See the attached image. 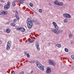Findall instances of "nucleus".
I'll list each match as a JSON object with an SVG mask.
<instances>
[{
    "label": "nucleus",
    "instance_id": "42",
    "mask_svg": "<svg viewBox=\"0 0 74 74\" xmlns=\"http://www.w3.org/2000/svg\"><path fill=\"white\" fill-rule=\"evenodd\" d=\"M1 44V41H0V45Z\"/></svg>",
    "mask_w": 74,
    "mask_h": 74
},
{
    "label": "nucleus",
    "instance_id": "11",
    "mask_svg": "<svg viewBox=\"0 0 74 74\" xmlns=\"http://www.w3.org/2000/svg\"><path fill=\"white\" fill-rule=\"evenodd\" d=\"M40 67H39V69H40L41 70H42V71L44 70V66H43V65H42Z\"/></svg>",
    "mask_w": 74,
    "mask_h": 74
},
{
    "label": "nucleus",
    "instance_id": "25",
    "mask_svg": "<svg viewBox=\"0 0 74 74\" xmlns=\"http://www.w3.org/2000/svg\"><path fill=\"white\" fill-rule=\"evenodd\" d=\"M26 54L27 58H30V55H29V53H27Z\"/></svg>",
    "mask_w": 74,
    "mask_h": 74
},
{
    "label": "nucleus",
    "instance_id": "10",
    "mask_svg": "<svg viewBox=\"0 0 74 74\" xmlns=\"http://www.w3.org/2000/svg\"><path fill=\"white\" fill-rule=\"evenodd\" d=\"M10 6H8V5H5L4 6V10H8V9H9V8H10Z\"/></svg>",
    "mask_w": 74,
    "mask_h": 74
},
{
    "label": "nucleus",
    "instance_id": "17",
    "mask_svg": "<svg viewBox=\"0 0 74 74\" xmlns=\"http://www.w3.org/2000/svg\"><path fill=\"white\" fill-rule=\"evenodd\" d=\"M54 27L57 30H58V26L57 25V24H56V25H55L54 26Z\"/></svg>",
    "mask_w": 74,
    "mask_h": 74
},
{
    "label": "nucleus",
    "instance_id": "5",
    "mask_svg": "<svg viewBox=\"0 0 74 74\" xmlns=\"http://www.w3.org/2000/svg\"><path fill=\"white\" fill-rule=\"evenodd\" d=\"M63 16L64 17H65L67 18H71V16L69 14L67 13H64L63 14Z\"/></svg>",
    "mask_w": 74,
    "mask_h": 74
},
{
    "label": "nucleus",
    "instance_id": "18",
    "mask_svg": "<svg viewBox=\"0 0 74 74\" xmlns=\"http://www.w3.org/2000/svg\"><path fill=\"white\" fill-rule=\"evenodd\" d=\"M69 37L70 38H71L73 37V35L71 34L69 35Z\"/></svg>",
    "mask_w": 74,
    "mask_h": 74
},
{
    "label": "nucleus",
    "instance_id": "16",
    "mask_svg": "<svg viewBox=\"0 0 74 74\" xmlns=\"http://www.w3.org/2000/svg\"><path fill=\"white\" fill-rule=\"evenodd\" d=\"M6 32L7 33H10V29L9 28H8L6 29Z\"/></svg>",
    "mask_w": 74,
    "mask_h": 74
},
{
    "label": "nucleus",
    "instance_id": "26",
    "mask_svg": "<svg viewBox=\"0 0 74 74\" xmlns=\"http://www.w3.org/2000/svg\"><path fill=\"white\" fill-rule=\"evenodd\" d=\"M53 25L54 26H55V25H57L56 24V23H55V22L53 21V23H52Z\"/></svg>",
    "mask_w": 74,
    "mask_h": 74
},
{
    "label": "nucleus",
    "instance_id": "3",
    "mask_svg": "<svg viewBox=\"0 0 74 74\" xmlns=\"http://www.w3.org/2000/svg\"><path fill=\"white\" fill-rule=\"evenodd\" d=\"M12 44V42H11V41H10L8 42L6 48V50H10V49Z\"/></svg>",
    "mask_w": 74,
    "mask_h": 74
},
{
    "label": "nucleus",
    "instance_id": "41",
    "mask_svg": "<svg viewBox=\"0 0 74 74\" xmlns=\"http://www.w3.org/2000/svg\"><path fill=\"white\" fill-rule=\"evenodd\" d=\"M49 5H50V6H51L52 5V4H51V3H49Z\"/></svg>",
    "mask_w": 74,
    "mask_h": 74
},
{
    "label": "nucleus",
    "instance_id": "19",
    "mask_svg": "<svg viewBox=\"0 0 74 74\" xmlns=\"http://www.w3.org/2000/svg\"><path fill=\"white\" fill-rule=\"evenodd\" d=\"M32 40H28L29 42H30V43H32V42H33L34 40V39H33V38H32Z\"/></svg>",
    "mask_w": 74,
    "mask_h": 74
},
{
    "label": "nucleus",
    "instance_id": "35",
    "mask_svg": "<svg viewBox=\"0 0 74 74\" xmlns=\"http://www.w3.org/2000/svg\"><path fill=\"white\" fill-rule=\"evenodd\" d=\"M16 17L17 19H19V17L18 16H16Z\"/></svg>",
    "mask_w": 74,
    "mask_h": 74
},
{
    "label": "nucleus",
    "instance_id": "15",
    "mask_svg": "<svg viewBox=\"0 0 74 74\" xmlns=\"http://www.w3.org/2000/svg\"><path fill=\"white\" fill-rule=\"evenodd\" d=\"M36 47H39V46H40V45H39V43L38 42H36Z\"/></svg>",
    "mask_w": 74,
    "mask_h": 74
},
{
    "label": "nucleus",
    "instance_id": "6",
    "mask_svg": "<svg viewBox=\"0 0 74 74\" xmlns=\"http://www.w3.org/2000/svg\"><path fill=\"white\" fill-rule=\"evenodd\" d=\"M17 30H20L21 32H25V29L22 27H20L19 28H17L16 29Z\"/></svg>",
    "mask_w": 74,
    "mask_h": 74
},
{
    "label": "nucleus",
    "instance_id": "22",
    "mask_svg": "<svg viewBox=\"0 0 74 74\" xmlns=\"http://www.w3.org/2000/svg\"><path fill=\"white\" fill-rule=\"evenodd\" d=\"M7 5H8V7H10V2L9 1L8 2Z\"/></svg>",
    "mask_w": 74,
    "mask_h": 74
},
{
    "label": "nucleus",
    "instance_id": "14",
    "mask_svg": "<svg viewBox=\"0 0 74 74\" xmlns=\"http://www.w3.org/2000/svg\"><path fill=\"white\" fill-rule=\"evenodd\" d=\"M56 46L58 48H60L61 47V45L60 44H56Z\"/></svg>",
    "mask_w": 74,
    "mask_h": 74
},
{
    "label": "nucleus",
    "instance_id": "38",
    "mask_svg": "<svg viewBox=\"0 0 74 74\" xmlns=\"http://www.w3.org/2000/svg\"><path fill=\"white\" fill-rule=\"evenodd\" d=\"M0 1L1 2H3V3L5 2V1H4L3 0H0Z\"/></svg>",
    "mask_w": 74,
    "mask_h": 74
},
{
    "label": "nucleus",
    "instance_id": "28",
    "mask_svg": "<svg viewBox=\"0 0 74 74\" xmlns=\"http://www.w3.org/2000/svg\"><path fill=\"white\" fill-rule=\"evenodd\" d=\"M71 43L72 44H74V40H71Z\"/></svg>",
    "mask_w": 74,
    "mask_h": 74
},
{
    "label": "nucleus",
    "instance_id": "39",
    "mask_svg": "<svg viewBox=\"0 0 74 74\" xmlns=\"http://www.w3.org/2000/svg\"><path fill=\"white\" fill-rule=\"evenodd\" d=\"M33 73V70H32L31 71V74H32V73Z\"/></svg>",
    "mask_w": 74,
    "mask_h": 74
},
{
    "label": "nucleus",
    "instance_id": "34",
    "mask_svg": "<svg viewBox=\"0 0 74 74\" xmlns=\"http://www.w3.org/2000/svg\"><path fill=\"white\" fill-rule=\"evenodd\" d=\"M39 23L38 22V21H35V23H36V24H38Z\"/></svg>",
    "mask_w": 74,
    "mask_h": 74
},
{
    "label": "nucleus",
    "instance_id": "36",
    "mask_svg": "<svg viewBox=\"0 0 74 74\" xmlns=\"http://www.w3.org/2000/svg\"><path fill=\"white\" fill-rule=\"evenodd\" d=\"M19 74H24V72L22 71L21 73H19Z\"/></svg>",
    "mask_w": 74,
    "mask_h": 74
},
{
    "label": "nucleus",
    "instance_id": "31",
    "mask_svg": "<svg viewBox=\"0 0 74 74\" xmlns=\"http://www.w3.org/2000/svg\"><path fill=\"white\" fill-rule=\"evenodd\" d=\"M71 57L72 59H73V60H74V56L73 55H71Z\"/></svg>",
    "mask_w": 74,
    "mask_h": 74
},
{
    "label": "nucleus",
    "instance_id": "2",
    "mask_svg": "<svg viewBox=\"0 0 74 74\" xmlns=\"http://www.w3.org/2000/svg\"><path fill=\"white\" fill-rule=\"evenodd\" d=\"M51 31L53 33H54L55 34H60V33H62V30L61 29H58L56 30L55 29H51Z\"/></svg>",
    "mask_w": 74,
    "mask_h": 74
},
{
    "label": "nucleus",
    "instance_id": "30",
    "mask_svg": "<svg viewBox=\"0 0 74 74\" xmlns=\"http://www.w3.org/2000/svg\"><path fill=\"white\" fill-rule=\"evenodd\" d=\"M18 12L17 11L16 12V16H18Z\"/></svg>",
    "mask_w": 74,
    "mask_h": 74
},
{
    "label": "nucleus",
    "instance_id": "29",
    "mask_svg": "<svg viewBox=\"0 0 74 74\" xmlns=\"http://www.w3.org/2000/svg\"><path fill=\"white\" fill-rule=\"evenodd\" d=\"M29 5L30 7H33V4L32 3H30L29 4Z\"/></svg>",
    "mask_w": 74,
    "mask_h": 74
},
{
    "label": "nucleus",
    "instance_id": "1",
    "mask_svg": "<svg viewBox=\"0 0 74 74\" xmlns=\"http://www.w3.org/2000/svg\"><path fill=\"white\" fill-rule=\"evenodd\" d=\"M27 23L28 28L31 29L33 26V21L31 19L29 18L27 20Z\"/></svg>",
    "mask_w": 74,
    "mask_h": 74
},
{
    "label": "nucleus",
    "instance_id": "21",
    "mask_svg": "<svg viewBox=\"0 0 74 74\" xmlns=\"http://www.w3.org/2000/svg\"><path fill=\"white\" fill-rule=\"evenodd\" d=\"M65 51L66 52H69V49L66 48H65L64 49Z\"/></svg>",
    "mask_w": 74,
    "mask_h": 74
},
{
    "label": "nucleus",
    "instance_id": "8",
    "mask_svg": "<svg viewBox=\"0 0 74 74\" xmlns=\"http://www.w3.org/2000/svg\"><path fill=\"white\" fill-rule=\"evenodd\" d=\"M46 72L47 74H50L51 73V68L48 67L46 70Z\"/></svg>",
    "mask_w": 74,
    "mask_h": 74
},
{
    "label": "nucleus",
    "instance_id": "37",
    "mask_svg": "<svg viewBox=\"0 0 74 74\" xmlns=\"http://www.w3.org/2000/svg\"><path fill=\"white\" fill-rule=\"evenodd\" d=\"M16 21V19H15L13 20L14 22H15Z\"/></svg>",
    "mask_w": 74,
    "mask_h": 74
},
{
    "label": "nucleus",
    "instance_id": "24",
    "mask_svg": "<svg viewBox=\"0 0 74 74\" xmlns=\"http://www.w3.org/2000/svg\"><path fill=\"white\" fill-rule=\"evenodd\" d=\"M29 63H35V61H29Z\"/></svg>",
    "mask_w": 74,
    "mask_h": 74
},
{
    "label": "nucleus",
    "instance_id": "45",
    "mask_svg": "<svg viewBox=\"0 0 74 74\" xmlns=\"http://www.w3.org/2000/svg\"><path fill=\"white\" fill-rule=\"evenodd\" d=\"M1 5H2L0 4V7H1Z\"/></svg>",
    "mask_w": 74,
    "mask_h": 74
},
{
    "label": "nucleus",
    "instance_id": "13",
    "mask_svg": "<svg viewBox=\"0 0 74 74\" xmlns=\"http://www.w3.org/2000/svg\"><path fill=\"white\" fill-rule=\"evenodd\" d=\"M16 2V1H14L12 2V6H13V7H15V5H16V4H15Z\"/></svg>",
    "mask_w": 74,
    "mask_h": 74
},
{
    "label": "nucleus",
    "instance_id": "27",
    "mask_svg": "<svg viewBox=\"0 0 74 74\" xmlns=\"http://www.w3.org/2000/svg\"><path fill=\"white\" fill-rule=\"evenodd\" d=\"M68 21V20L67 19H65L64 20V23H66V22H67Z\"/></svg>",
    "mask_w": 74,
    "mask_h": 74
},
{
    "label": "nucleus",
    "instance_id": "48",
    "mask_svg": "<svg viewBox=\"0 0 74 74\" xmlns=\"http://www.w3.org/2000/svg\"><path fill=\"white\" fill-rule=\"evenodd\" d=\"M24 53L25 54V55H26V53Z\"/></svg>",
    "mask_w": 74,
    "mask_h": 74
},
{
    "label": "nucleus",
    "instance_id": "33",
    "mask_svg": "<svg viewBox=\"0 0 74 74\" xmlns=\"http://www.w3.org/2000/svg\"><path fill=\"white\" fill-rule=\"evenodd\" d=\"M36 48L38 51H40V47H39V46L38 47H36Z\"/></svg>",
    "mask_w": 74,
    "mask_h": 74
},
{
    "label": "nucleus",
    "instance_id": "46",
    "mask_svg": "<svg viewBox=\"0 0 74 74\" xmlns=\"http://www.w3.org/2000/svg\"><path fill=\"white\" fill-rule=\"evenodd\" d=\"M49 45H50V44H51V43H50V42L49 43Z\"/></svg>",
    "mask_w": 74,
    "mask_h": 74
},
{
    "label": "nucleus",
    "instance_id": "44",
    "mask_svg": "<svg viewBox=\"0 0 74 74\" xmlns=\"http://www.w3.org/2000/svg\"><path fill=\"white\" fill-rule=\"evenodd\" d=\"M58 0H56V1H58Z\"/></svg>",
    "mask_w": 74,
    "mask_h": 74
},
{
    "label": "nucleus",
    "instance_id": "23",
    "mask_svg": "<svg viewBox=\"0 0 74 74\" xmlns=\"http://www.w3.org/2000/svg\"><path fill=\"white\" fill-rule=\"evenodd\" d=\"M10 25L12 26H15V24L14 23H12L10 24Z\"/></svg>",
    "mask_w": 74,
    "mask_h": 74
},
{
    "label": "nucleus",
    "instance_id": "9",
    "mask_svg": "<svg viewBox=\"0 0 74 74\" xmlns=\"http://www.w3.org/2000/svg\"><path fill=\"white\" fill-rule=\"evenodd\" d=\"M36 64L37 65V67H38V68H39V67H40V66H41V65H41V64L38 61H37V62H36Z\"/></svg>",
    "mask_w": 74,
    "mask_h": 74
},
{
    "label": "nucleus",
    "instance_id": "12",
    "mask_svg": "<svg viewBox=\"0 0 74 74\" xmlns=\"http://www.w3.org/2000/svg\"><path fill=\"white\" fill-rule=\"evenodd\" d=\"M7 13V12H4L3 11V12H1V13H0V15H6Z\"/></svg>",
    "mask_w": 74,
    "mask_h": 74
},
{
    "label": "nucleus",
    "instance_id": "47",
    "mask_svg": "<svg viewBox=\"0 0 74 74\" xmlns=\"http://www.w3.org/2000/svg\"><path fill=\"white\" fill-rule=\"evenodd\" d=\"M23 1H25V0H22Z\"/></svg>",
    "mask_w": 74,
    "mask_h": 74
},
{
    "label": "nucleus",
    "instance_id": "20",
    "mask_svg": "<svg viewBox=\"0 0 74 74\" xmlns=\"http://www.w3.org/2000/svg\"><path fill=\"white\" fill-rule=\"evenodd\" d=\"M20 3H21V4H23V1L22 0H20V1H19Z\"/></svg>",
    "mask_w": 74,
    "mask_h": 74
},
{
    "label": "nucleus",
    "instance_id": "4",
    "mask_svg": "<svg viewBox=\"0 0 74 74\" xmlns=\"http://www.w3.org/2000/svg\"><path fill=\"white\" fill-rule=\"evenodd\" d=\"M54 3L56 5H59V6H62L63 5V3L58 1H55Z\"/></svg>",
    "mask_w": 74,
    "mask_h": 74
},
{
    "label": "nucleus",
    "instance_id": "43",
    "mask_svg": "<svg viewBox=\"0 0 74 74\" xmlns=\"http://www.w3.org/2000/svg\"><path fill=\"white\" fill-rule=\"evenodd\" d=\"M20 0H17V1L18 2V3L19 2V1H20Z\"/></svg>",
    "mask_w": 74,
    "mask_h": 74
},
{
    "label": "nucleus",
    "instance_id": "7",
    "mask_svg": "<svg viewBox=\"0 0 74 74\" xmlns=\"http://www.w3.org/2000/svg\"><path fill=\"white\" fill-rule=\"evenodd\" d=\"M49 63L51 65H52L53 66H55V63L52 61L51 60H49Z\"/></svg>",
    "mask_w": 74,
    "mask_h": 74
},
{
    "label": "nucleus",
    "instance_id": "40",
    "mask_svg": "<svg viewBox=\"0 0 74 74\" xmlns=\"http://www.w3.org/2000/svg\"><path fill=\"white\" fill-rule=\"evenodd\" d=\"M12 74H15V72H14L12 73Z\"/></svg>",
    "mask_w": 74,
    "mask_h": 74
},
{
    "label": "nucleus",
    "instance_id": "32",
    "mask_svg": "<svg viewBox=\"0 0 74 74\" xmlns=\"http://www.w3.org/2000/svg\"><path fill=\"white\" fill-rule=\"evenodd\" d=\"M39 12H42V10L41 9H40L39 10Z\"/></svg>",
    "mask_w": 74,
    "mask_h": 74
}]
</instances>
